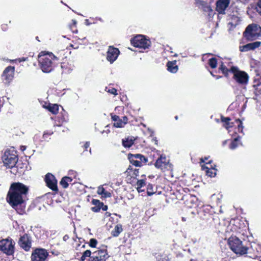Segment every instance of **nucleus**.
<instances>
[{
    "label": "nucleus",
    "instance_id": "27",
    "mask_svg": "<svg viewBox=\"0 0 261 261\" xmlns=\"http://www.w3.org/2000/svg\"><path fill=\"white\" fill-rule=\"evenodd\" d=\"M91 203L94 205V206L91 207V210L95 213L99 212L101 210V207L103 205V202L95 199H92Z\"/></svg>",
    "mask_w": 261,
    "mask_h": 261
},
{
    "label": "nucleus",
    "instance_id": "54",
    "mask_svg": "<svg viewBox=\"0 0 261 261\" xmlns=\"http://www.w3.org/2000/svg\"><path fill=\"white\" fill-rule=\"evenodd\" d=\"M108 206L107 205H105L104 203H103V205L101 207V209L103 211H106L108 210Z\"/></svg>",
    "mask_w": 261,
    "mask_h": 261
},
{
    "label": "nucleus",
    "instance_id": "5",
    "mask_svg": "<svg viewBox=\"0 0 261 261\" xmlns=\"http://www.w3.org/2000/svg\"><path fill=\"white\" fill-rule=\"evenodd\" d=\"M4 166L12 170L13 168L17 164L18 157L17 151L14 149H7L2 156Z\"/></svg>",
    "mask_w": 261,
    "mask_h": 261
},
{
    "label": "nucleus",
    "instance_id": "22",
    "mask_svg": "<svg viewBox=\"0 0 261 261\" xmlns=\"http://www.w3.org/2000/svg\"><path fill=\"white\" fill-rule=\"evenodd\" d=\"M141 177V179L137 180L136 184L137 186L136 189L139 193L144 192L145 190L142 189V188L147 186L148 184V182L146 181L147 179L145 175H142Z\"/></svg>",
    "mask_w": 261,
    "mask_h": 261
},
{
    "label": "nucleus",
    "instance_id": "55",
    "mask_svg": "<svg viewBox=\"0 0 261 261\" xmlns=\"http://www.w3.org/2000/svg\"><path fill=\"white\" fill-rule=\"evenodd\" d=\"M210 73H211V74L213 76L215 77L216 78V79H220V77H221V76H219V75H216L214 74L212 71H210Z\"/></svg>",
    "mask_w": 261,
    "mask_h": 261
},
{
    "label": "nucleus",
    "instance_id": "4",
    "mask_svg": "<svg viewBox=\"0 0 261 261\" xmlns=\"http://www.w3.org/2000/svg\"><path fill=\"white\" fill-rule=\"evenodd\" d=\"M228 245L231 250L237 255L242 256L247 253L248 247L243 244L242 241L237 237H230Z\"/></svg>",
    "mask_w": 261,
    "mask_h": 261
},
{
    "label": "nucleus",
    "instance_id": "21",
    "mask_svg": "<svg viewBox=\"0 0 261 261\" xmlns=\"http://www.w3.org/2000/svg\"><path fill=\"white\" fill-rule=\"evenodd\" d=\"M229 3V0H218L216 3V10L219 13H224Z\"/></svg>",
    "mask_w": 261,
    "mask_h": 261
},
{
    "label": "nucleus",
    "instance_id": "45",
    "mask_svg": "<svg viewBox=\"0 0 261 261\" xmlns=\"http://www.w3.org/2000/svg\"><path fill=\"white\" fill-rule=\"evenodd\" d=\"M200 4H201V6H202L203 7V11H206V12H209V11H212L211 7L210 6H208L207 5L206 3H205V2L201 1Z\"/></svg>",
    "mask_w": 261,
    "mask_h": 261
},
{
    "label": "nucleus",
    "instance_id": "18",
    "mask_svg": "<svg viewBox=\"0 0 261 261\" xmlns=\"http://www.w3.org/2000/svg\"><path fill=\"white\" fill-rule=\"evenodd\" d=\"M15 72V67L12 66H9L5 68L2 75L3 80L6 81L7 83H10L12 81Z\"/></svg>",
    "mask_w": 261,
    "mask_h": 261
},
{
    "label": "nucleus",
    "instance_id": "16",
    "mask_svg": "<svg viewBox=\"0 0 261 261\" xmlns=\"http://www.w3.org/2000/svg\"><path fill=\"white\" fill-rule=\"evenodd\" d=\"M154 166L164 171L170 167L169 161L165 155H161L154 163Z\"/></svg>",
    "mask_w": 261,
    "mask_h": 261
},
{
    "label": "nucleus",
    "instance_id": "23",
    "mask_svg": "<svg viewBox=\"0 0 261 261\" xmlns=\"http://www.w3.org/2000/svg\"><path fill=\"white\" fill-rule=\"evenodd\" d=\"M210 167H207L206 165H201V169L204 171L206 174L210 177H215L216 175L217 169L213 167L212 165H210Z\"/></svg>",
    "mask_w": 261,
    "mask_h": 261
},
{
    "label": "nucleus",
    "instance_id": "7",
    "mask_svg": "<svg viewBox=\"0 0 261 261\" xmlns=\"http://www.w3.org/2000/svg\"><path fill=\"white\" fill-rule=\"evenodd\" d=\"M177 192L180 195L179 198L182 200L185 205L188 207H192L197 200V197L189 193V190L187 188H180L177 190Z\"/></svg>",
    "mask_w": 261,
    "mask_h": 261
},
{
    "label": "nucleus",
    "instance_id": "30",
    "mask_svg": "<svg viewBox=\"0 0 261 261\" xmlns=\"http://www.w3.org/2000/svg\"><path fill=\"white\" fill-rule=\"evenodd\" d=\"M62 72L65 73H70L73 69V66L68 62H63L61 64Z\"/></svg>",
    "mask_w": 261,
    "mask_h": 261
},
{
    "label": "nucleus",
    "instance_id": "52",
    "mask_svg": "<svg viewBox=\"0 0 261 261\" xmlns=\"http://www.w3.org/2000/svg\"><path fill=\"white\" fill-rule=\"evenodd\" d=\"M84 151H87L88 149L90 147V144L88 142H86L83 145Z\"/></svg>",
    "mask_w": 261,
    "mask_h": 261
},
{
    "label": "nucleus",
    "instance_id": "48",
    "mask_svg": "<svg viewBox=\"0 0 261 261\" xmlns=\"http://www.w3.org/2000/svg\"><path fill=\"white\" fill-rule=\"evenodd\" d=\"M256 11L261 15V0H259L256 6Z\"/></svg>",
    "mask_w": 261,
    "mask_h": 261
},
{
    "label": "nucleus",
    "instance_id": "26",
    "mask_svg": "<svg viewBox=\"0 0 261 261\" xmlns=\"http://www.w3.org/2000/svg\"><path fill=\"white\" fill-rule=\"evenodd\" d=\"M221 121L223 123V126L226 129H229L234 125V123L230 122L231 118L230 117H225L223 115L221 116Z\"/></svg>",
    "mask_w": 261,
    "mask_h": 261
},
{
    "label": "nucleus",
    "instance_id": "53",
    "mask_svg": "<svg viewBox=\"0 0 261 261\" xmlns=\"http://www.w3.org/2000/svg\"><path fill=\"white\" fill-rule=\"evenodd\" d=\"M17 60H18L19 62L28 61V57L20 58L18 59H17Z\"/></svg>",
    "mask_w": 261,
    "mask_h": 261
},
{
    "label": "nucleus",
    "instance_id": "37",
    "mask_svg": "<svg viewBox=\"0 0 261 261\" xmlns=\"http://www.w3.org/2000/svg\"><path fill=\"white\" fill-rule=\"evenodd\" d=\"M92 255V253L91 250L89 249H87L84 251L82 253V255L79 259L80 261H85L88 257L90 258Z\"/></svg>",
    "mask_w": 261,
    "mask_h": 261
},
{
    "label": "nucleus",
    "instance_id": "3",
    "mask_svg": "<svg viewBox=\"0 0 261 261\" xmlns=\"http://www.w3.org/2000/svg\"><path fill=\"white\" fill-rule=\"evenodd\" d=\"M200 224L205 227L215 226L219 222L218 217L214 216L212 207L203 205L198 211Z\"/></svg>",
    "mask_w": 261,
    "mask_h": 261
},
{
    "label": "nucleus",
    "instance_id": "43",
    "mask_svg": "<svg viewBox=\"0 0 261 261\" xmlns=\"http://www.w3.org/2000/svg\"><path fill=\"white\" fill-rule=\"evenodd\" d=\"M235 121L237 123H239L238 125V130L239 133H243V126L242 121L239 119H236Z\"/></svg>",
    "mask_w": 261,
    "mask_h": 261
},
{
    "label": "nucleus",
    "instance_id": "63",
    "mask_svg": "<svg viewBox=\"0 0 261 261\" xmlns=\"http://www.w3.org/2000/svg\"><path fill=\"white\" fill-rule=\"evenodd\" d=\"M69 47H71L73 48V45L71 44H70Z\"/></svg>",
    "mask_w": 261,
    "mask_h": 261
},
{
    "label": "nucleus",
    "instance_id": "13",
    "mask_svg": "<svg viewBox=\"0 0 261 261\" xmlns=\"http://www.w3.org/2000/svg\"><path fill=\"white\" fill-rule=\"evenodd\" d=\"M46 186L56 193H58L57 180L55 176L50 173H47L44 178Z\"/></svg>",
    "mask_w": 261,
    "mask_h": 261
},
{
    "label": "nucleus",
    "instance_id": "15",
    "mask_svg": "<svg viewBox=\"0 0 261 261\" xmlns=\"http://www.w3.org/2000/svg\"><path fill=\"white\" fill-rule=\"evenodd\" d=\"M119 54L118 48L110 46L107 52V60L112 64L117 59Z\"/></svg>",
    "mask_w": 261,
    "mask_h": 261
},
{
    "label": "nucleus",
    "instance_id": "47",
    "mask_svg": "<svg viewBox=\"0 0 261 261\" xmlns=\"http://www.w3.org/2000/svg\"><path fill=\"white\" fill-rule=\"evenodd\" d=\"M205 163L204 165L205 164H209L210 165H211V163H212V160H208V158H205L204 159L201 158L200 159V164L201 163Z\"/></svg>",
    "mask_w": 261,
    "mask_h": 261
},
{
    "label": "nucleus",
    "instance_id": "50",
    "mask_svg": "<svg viewBox=\"0 0 261 261\" xmlns=\"http://www.w3.org/2000/svg\"><path fill=\"white\" fill-rule=\"evenodd\" d=\"M105 191L106 190L104 188H103L102 187H99L98 188L97 193L98 195L102 196Z\"/></svg>",
    "mask_w": 261,
    "mask_h": 261
},
{
    "label": "nucleus",
    "instance_id": "41",
    "mask_svg": "<svg viewBox=\"0 0 261 261\" xmlns=\"http://www.w3.org/2000/svg\"><path fill=\"white\" fill-rule=\"evenodd\" d=\"M134 155L135 158H136V159H138V161L141 162V164L142 165H143V164H146L148 161L147 158L141 154H135Z\"/></svg>",
    "mask_w": 261,
    "mask_h": 261
},
{
    "label": "nucleus",
    "instance_id": "42",
    "mask_svg": "<svg viewBox=\"0 0 261 261\" xmlns=\"http://www.w3.org/2000/svg\"><path fill=\"white\" fill-rule=\"evenodd\" d=\"M88 244L91 248H95L98 244V241L96 239L91 238L88 242Z\"/></svg>",
    "mask_w": 261,
    "mask_h": 261
},
{
    "label": "nucleus",
    "instance_id": "36",
    "mask_svg": "<svg viewBox=\"0 0 261 261\" xmlns=\"http://www.w3.org/2000/svg\"><path fill=\"white\" fill-rule=\"evenodd\" d=\"M241 137L238 136L236 138H234L229 144V148L231 149H236L239 145Z\"/></svg>",
    "mask_w": 261,
    "mask_h": 261
},
{
    "label": "nucleus",
    "instance_id": "25",
    "mask_svg": "<svg viewBox=\"0 0 261 261\" xmlns=\"http://www.w3.org/2000/svg\"><path fill=\"white\" fill-rule=\"evenodd\" d=\"M167 70L169 72L175 73L177 72L178 67L176 65V61H168L167 63Z\"/></svg>",
    "mask_w": 261,
    "mask_h": 261
},
{
    "label": "nucleus",
    "instance_id": "33",
    "mask_svg": "<svg viewBox=\"0 0 261 261\" xmlns=\"http://www.w3.org/2000/svg\"><path fill=\"white\" fill-rule=\"evenodd\" d=\"M219 70L221 71L225 77L227 78L229 77V73L231 72V68L230 69L227 68L223 62H221Z\"/></svg>",
    "mask_w": 261,
    "mask_h": 261
},
{
    "label": "nucleus",
    "instance_id": "34",
    "mask_svg": "<svg viewBox=\"0 0 261 261\" xmlns=\"http://www.w3.org/2000/svg\"><path fill=\"white\" fill-rule=\"evenodd\" d=\"M123 229L121 224L116 225L114 229L112 231L111 234L114 237H118L120 233L122 231Z\"/></svg>",
    "mask_w": 261,
    "mask_h": 261
},
{
    "label": "nucleus",
    "instance_id": "39",
    "mask_svg": "<svg viewBox=\"0 0 261 261\" xmlns=\"http://www.w3.org/2000/svg\"><path fill=\"white\" fill-rule=\"evenodd\" d=\"M77 21L72 19L71 22L69 24V28L73 33H77L78 32L77 27Z\"/></svg>",
    "mask_w": 261,
    "mask_h": 261
},
{
    "label": "nucleus",
    "instance_id": "9",
    "mask_svg": "<svg viewBox=\"0 0 261 261\" xmlns=\"http://www.w3.org/2000/svg\"><path fill=\"white\" fill-rule=\"evenodd\" d=\"M131 44L135 47L142 49H147L151 46V41L145 36L138 35L130 39Z\"/></svg>",
    "mask_w": 261,
    "mask_h": 261
},
{
    "label": "nucleus",
    "instance_id": "62",
    "mask_svg": "<svg viewBox=\"0 0 261 261\" xmlns=\"http://www.w3.org/2000/svg\"><path fill=\"white\" fill-rule=\"evenodd\" d=\"M82 238H79V242H80V243H82V240H82Z\"/></svg>",
    "mask_w": 261,
    "mask_h": 261
},
{
    "label": "nucleus",
    "instance_id": "10",
    "mask_svg": "<svg viewBox=\"0 0 261 261\" xmlns=\"http://www.w3.org/2000/svg\"><path fill=\"white\" fill-rule=\"evenodd\" d=\"M231 73L233 74V79L238 84L241 85L247 84L249 76L246 72L240 70L237 66H232L231 67Z\"/></svg>",
    "mask_w": 261,
    "mask_h": 261
},
{
    "label": "nucleus",
    "instance_id": "40",
    "mask_svg": "<svg viewBox=\"0 0 261 261\" xmlns=\"http://www.w3.org/2000/svg\"><path fill=\"white\" fill-rule=\"evenodd\" d=\"M208 64L212 69H215L217 67L218 64V60L216 58L213 57L210 58L208 60Z\"/></svg>",
    "mask_w": 261,
    "mask_h": 261
},
{
    "label": "nucleus",
    "instance_id": "12",
    "mask_svg": "<svg viewBox=\"0 0 261 261\" xmlns=\"http://www.w3.org/2000/svg\"><path fill=\"white\" fill-rule=\"evenodd\" d=\"M48 256L47 250L43 248H36L31 255V261H45Z\"/></svg>",
    "mask_w": 261,
    "mask_h": 261
},
{
    "label": "nucleus",
    "instance_id": "58",
    "mask_svg": "<svg viewBox=\"0 0 261 261\" xmlns=\"http://www.w3.org/2000/svg\"><path fill=\"white\" fill-rule=\"evenodd\" d=\"M182 220L183 221H186V218H185V217H182Z\"/></svg>",
    "mask_w": 261,
    "mask_h": 261
},
{
    "label": "nucleus",
    "instance_id": "59",
    "mask_svg": "<svg viewBox=\"0 0 261 261\" xmlns=\"http://www.w3.org/2000/svg\"><path fill=\"white\" fill-rule=\"evenodd\" d=\"M80 246V244H78V245L75 247V249H76V250H78V247H79Z\"/></svg>",
    "mask_w": 261,
    "mask_h": 261
},
{
    "label": "nucleus",
    "instance_id": "51",
    "mask_svg": "<svg viewBox=\"0 0 261 261\" xmlns=\"http://www.w3.org/2000/svg\"><path fill=\"white\" fill-rule=\"evenodd\" d=\"M102 197L104 198H109L112 197V194L110 192L106 191Z\"/></svg>",
    "mask_w": 261,
    "mask_h": 261
},
{
    "label": "nucleus",
    "instance_id": "44",
    "mask_svg": "<svg viewBox=\"0 0 261 261\" xmlns=\"http://www.w3.org/2000/svg\"><path fill=\"white\" fill-rule=\"evenodd\" d=\"M53 132L51 130H47L46 132H44L43 135V138L44 140L47 141L48 139H49L50 138L49 137L53 134Z\"/></svg>",
    "mask_w": 261,
    "mask_h": 261
},
{
    "label": "nucleus",
    "instance_id": "11",
    "mask_svg": "<svg viewBox=\"0 0 261 261\" xmlns=\"http://www.w3.org/2000/svg\"><path fill=\"white\" fill-rule=\"evenodd\" d=\"M14 244L12 239H3L0 241V250L7 255H13L14 253Z\"/></svg>",
    "mask_w": 261,
    "mask_h": 261
},
{
    "label": "nucleus",
    "instance_id": "32",
    "mask_svg": "<svg viewBox=\"0 0 261 261\" xmlns=\"http://www.w3.org/2000/svg\"><path fill=\"white\" fill-rule=\"evenodd\" d=\"M68 120V114L64 111L63 113H61V115L58 117V121L59 124L58 125L61 126L64 122H67Z\"/></svg>",
    "mask_w": 261,
    "mask_h": 261
},
{
    "label": "nucleus",
    "instance_id": "64",
    "mask_svg": "<svg viewBox=\"0 0 261 261\" xmlns=\"http://www.w3.org/2000/svg\"><path fill=\"white\" fill-rule=\"evenodd\" d=\"M36 39L38 41H40V40L38 39V36H37V37H36Z\"/></svg>",
    "mask_w": 261,
    "mask_h": 261
},
{
    "label": "nucleus",
    "instance_id": "14",
    "mask_svg": "<svg viewBox=\"0 0 261 261\" xmlns=\"http://www.w3.org/2000/svg\"><path fill=\"white\" fill-rule=\"evenodd\" d=\"M18 243L21 248L26 251H28L31 247L32 241L31 238L28 234L24 233L20 237Z\"/></svg>",
    "mask_w": 261,
    "mask_h": 261
},
{
    "label": "nucleus",
    "instance_id": "8",
    "mask_svg": "<svg viewBox=\"0 0 261 261\" xmlns=\"http://www.w3.org/2000/svg\"><path fill=\"white\" fill-rule=\"evenodd\" d=\"M107 246L101 245L92 253V255L87 261H106L109 258Z\"/></svg>",
    "mask_w": 261,
    "mask_h": 261
},
{
    "label": "nucleus",
    "instance_id": "6",
    "mask_svg": "<svg viewBox=\"0 0 261 261\" xmlns=\"http://www.w3.org/2000/svg\"><path fill=\"white\" fill-rule=\"evenodd\" d=\"M243 35L247 41H254L261 36V27L255 23L249 24Z\"/></svg>",
    "mask_w": 261,
    "mask_h": 261
},
{
    "label": "nucleus",
    "instance_id": "35",
    "mask_svg": "<svg viewBox=\"0 0 261 261\" xmlns=\"http://www.w3.org/2000/svg\"><path fill=\"white\" fill-rule=\"evenodd\" d=\"M46 109L53 114H57L59 112V106L57 104L49 103Z\"/></svg>",
    "mask_w": 261,
    "mask_h": 261
},
{
    "label": "nucleus",
    "instance_id": "2",
    "mask_svg": "<svg viewBox=\"0 0 261 261\" xmlns=\"http://www.w3.org/2000/svg\"><path fill=\"white\" fill-rule=\"evenodd\" d=\"M59 60L57 57L49 51H42L38 55L39 66L44 73L54 71L59 63Z\"/></svg>",
    "mask_w": 261,
    "mask_h": 261
},
{
    "label": "nucleus",
    "instance_id": "46",
    "mask_svg": "<svg viewBox=\"0 0 261 261\" xmlns=\"http://www.w3.org/2000/svg\"><path fill=\"white\" fill-rule=\"evenodd\" d=\"M156 258L158 261H169V259L166 255H159Z\"/></svg>",
    "mask_w": 261,
    "mask_h": 261
},
{
    "label": "nucleus",
    "instance_id": "24",
    "mask_svg": "<svg viewBox=\"0 0 261 261\" xmlns=\"http://www.w3.org/2000/svg\"><path fill=\"white\" fill-rule=\"evenodd\" d=\"M135 141L134 137H125L122 140V144L125 148H130L134 144Z\"/></svg>",
    "mask_w": 261,
    "mask_h": 261
},
{
    "label": "nucleus",
    "instance_id": "28",
    "mask_svg": "<svg viewBox=\"0 0 261 261\" xmlns=\"http://www.w3.org/2000/svg\"><path fill=\"white\" fill-rule=\"evenodd\" d=\"M72 180L73 179L71 177L65 176L62 178L59 184L63 188L66 189L68 187L69 184L71 183Z\"/></svg>",
    "mask_w": 261,
    "mask_h": 261
},
{
    "label": "nucleus",
    "instance_id": "60",
    "mask_svg": "<svg viewBox=\"0 0 261 261\" xmlns=\"http://www.w3.org/2000/svg\"><path fill=\"white\" fill-rule=\"evenodd\" d=\"M85 247H86V245H85V244H84V245H83L82 246V248H85Z\"/></svg>",
    "mask_w": 261,
    "mask_h": 261
},
{
    "label": "nucleus",
    "instance_id": "17",
    "mask_svg": "<svg viewBox=\"0 0 261 261\" xmlns=\"http://www.w3.org/2000/svg\"><path fill=\"white\" fill-rule=\"evenodd\" d=\"M111 119L114 121V126L117 128H121L124 126V125L128 122V118L127 116H123L121 119L120 117L117 115L111 114Z\"/></svg>",
    "mask_w": 261,
    "mask_h": 261
},
{
    "label": "nucleus",
    "instance_id": "1",
    "mask_svg": "<svg viewBox=\"0 0 261 261\" xmlns=\"http://www.w3.org/2000/svg\"><path fill=\"white\" fill-rule=\"evenodd\" d=\"M29 187L20 182H13L10 186L6 196L7 202L19 215L25 213L26 201Z\"/></svg>",
    "mask_w": 261,
    "mask_h": 261
},
{
    "label": "nucleus",
    "instance_id": "38",
    "mask_svg": "<svg viewBox=\"0 0 261 261\" xmlns=\"http://www.w3.org/2000/svg\"><path fill=\"white\" fill-rule=\"evenodd\" d=\"M146 192L147 195L151 196L156 192V189L154 188V186L152 184L148 182L146 187Z\"/></svg>",
    "mask_w": 261,
    "mask_h": 261
},
{
    "label": "nucleus",
    "instance_id": "61",
    "mask_svg": "<svg viewBox=\"0 0 261 261\" xmlns=\"http://www.w3.org/2000/svg\"><path fill=\"white\" fill-rule=\"evenodd\" d=\"M175 119L176 120H178V116H176L175 117Z\"/></svg>",
    "mask_w": 261,
    "mask_h": 261
},
{
    "label": "nucleus",
    "instance_id": "29",
    "mask_svg": "<svg viewBox=\"0 0 261 261\" xmlns=\"http://www.w3.org/2000/svg\"><path fill=\"white\" fill-rule=\"evenodd\" d=\"M127 176H130L132 178H136L139 176V170L138 169H133L131 166H129L126 171Z\"/></svg>",
    "mask_w": 261,
    "mask_h": 261
},
{
    "label": "nucleus",
    "instance_id": "57",
    "mask_svg": "<svg viewBox=\"0 0 261 261\" xmlns=\"http://www.w3.org/2000/svg\"><path fill=\"white\" fill-rule=\"evenodd\" d=\"M105 215H106V216L107 217H109V216H110L111 214H110V213H109V212H106V214H105Z\"/></svg>",
    "mask_w": 261,
    "mask_h": 261
},
{
    "label": "nucleus",
    "instance_id": "20",
    "mask_svg": "<svg viewBox=\"0 0 261 261\" xmlns=\"http://www.w3.org/2000/svg\"><path fill=\"white\" fill-rule=\"evenodd\" d=\"M261 45L260 41H255L252 43H248L246 45L240 46L239 50L241 52H246L258 48Z\"/></svg>",
    "mask_w": 261,
    "mask_h": 261
},
{
    "label": "nucleus",
    "instance_id": "31",
    "mask_svg": "<svg viewBox=\"0 0 261 261\" xmlns=\"http://www.w3.org/2000/svg\"><path fill=\"white\" fill-rule=\"evenodd\" d=\"M127 158L129 161V162L134 166L136 167H141L142 165L141 164V162L138 161V159H136L135 158V155L132 153H128L127 155Z\"/></svg>",
    "mask_w": 261,
    "mask_h": 261
},
{
    "label": "nucleus",
    "instance_id": "19",
    "mask_svg": "<svg viewBox=\"0 0 261 261\" xmlns=\"http://www.w3.org/2000/svg\"><path fill=\"white\" fill-rule=\"evenodd\" d=\"M27 165L25 163H23L21 161L17 162V164L13 168L12 170H10L11 173L14 175L21 174L27 168Z\"/></svg>",
    "mask_w": 261,
    "mask_h": 261
},
{
    "label": "nucleus",
    "instance_id": "49",
    "mask_svg": "<svg viewBox=\"0 0 261 261\" xmlns=\"http://www.w3.org/2000/svg\"><path fill=\"white\" fill-rule=\"evenodd\" d=\"M107 92L114 95H117L118 94L117 90L115 88L109 89Z\"/></svg>",
    "mask_w": 261,
    "mask_h": 261
},
{
    "label": "nucleus",
    "instance_id": "56",
    "mask_svg": "<svg viewBox=\"0 0 261 261\" xmlns=\"http://www.w3.org/2000/svg\"><path fill=\"white\" fill-rule=\"evenodd\" d=\"M69 238L68 235L67 234H66L65 235L63 238V240L64 241H66L67 240H68Z\"/></svg>",
    "mask_w": 261,
    "mask_h": 261
}]
</instances>
